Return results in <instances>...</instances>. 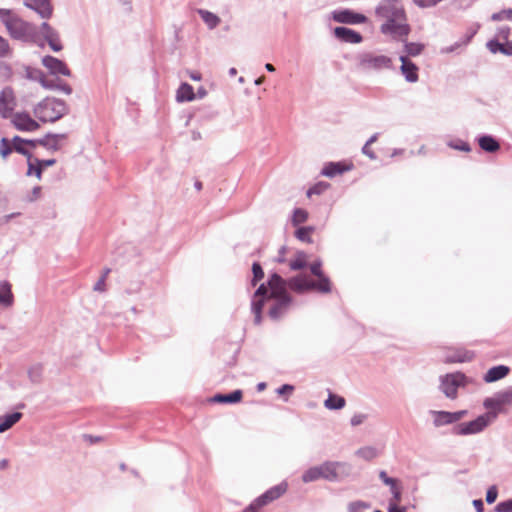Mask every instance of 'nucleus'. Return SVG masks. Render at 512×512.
<instances>
[{"label":"nucleus","mask_w":512,"mask_h":512,"mask_svg":"<svg viewBox=\"0 0 512 512\" xmlns=\"http://www.w3.org/2000/svg\"><path fill=\"white\" fill-rule=\"evenodd\" d=\"M287 287L297 293L317 290L314 280L306 274L297 275L287 281L277 273L271 274L267 282L258 287L252 299L251 308L256 324L261 323L262 310L266 304H270L268 314L274 320L279 319L287 311L291 303Z\"/></svg>","instance_id":"1"},{"label":"nucleus","mask_w":512,"mask_h":512,"mask_svg":"<svg viewBox=\"0 0 512 512\" xmlns=\"http://www.w3.org/2000/svg\"><path fill=\"white\" fill-rule=\"evenodd\" d=\"M376 14L386 20V23L381 26L383 33H389L395 37H405L409 34L406 13L400 1L383 0L376 8Z\"/></svg>","instance_id":"2"},{"label":"nucleus","mask_w":512,"mask_h":512,"mask_svg":"<svg viewBox=\"0 0 512 512\" xmlns=\"http://www.w3.org/2000/svg\"><path fill=\"white\" fill-rule=\"evenodd\" d=\"M0 20L12 38L25 41L34 40L36 36L35 26L24 21L12 10L0 8Z\"/></svg>","instance_id":"3"},{"label":"nucleus","mask_w":512,"mask_h":512,"mask_svg":"<svg viewBox=\"0 0 512 512\" xmlns=\"http://www.w3.org/2000/svg\"><path fill=\"white\" fill-rule=\"evenodd\" d=\"M34 115L42 122H55L63 117L68 108L64 101L55 98H46L34 108Z\"/></svg>","instance_id":"4"},{"label":"nucleus","mask_w":512,"mask_h":512,"mask_svg":"<svg viewBox=\"0 0 512 512\" xmlns=\"http://www.w3.org/2000/svg\"><path fill=\"white\" fill-rule=\"evenodd\" d=\"M288 484L282 482L276 486L271 487L265 493L257 497L243 512H258L262 507L277 500L286 493Z\"/></svg>","instance_id":"5"},{"label":"nucleus","mask_w":512,"mask_h":512,"mask_svg":"<svg viewBox=\"0 0 512 512\" xmlns=\"http://www.w3.org/2000/svg\"><path fill=\"white\" fill-rule=\"evenodd\" d=\"M359 65L365 70L389 69L392 66V60L386 55L365 53L360 57Z\"/></svg>","instance_id":"6"},{"label":"nucleus","mask_w":512,"mask_h":512,"mask_svg":"<svg viewBox=\"0 0 512 512\" xmlns=\"http://www.w3.org/2000/svg\"><path fill=\"white\" fill-rule=\"evenodd\" d=\"M493 414H483L473 421L462 423L455 429L458 435L476 434L483 431L492 421Z\"/></svg>","instance_id":"7"},{"label":"nucleus","mask_w":512,"mask_h":512,"mask_svg":"<svg viewBox=\"0 0 512 512\" xmlns=\"http://www.w3.org/2000/svg\"><path fill=\"white\" fill-rule=\"evenodd\" d=\"M336 467L334 463H324L317 467L308 469L302 476L303 482H312L320 478L332 480L336 478Z\"/></svg>","instance_id":"8"},{"label":"nucleus","mask_w":512,"mask_h":512,"mask_svg":"<svg viewBox=\"0 0 512 512\" xmlns=\"http://www.w3.org/2000/svg\"><path fill=\"white\" fill-rule=\"evenodd\" d=\"M465 383V375L461 373L447 374L441 379V390L451 399L457 396V389Z\"/></svg>","instance_id":"9"},{"label":"nucleus","mask_w":512,"mask_h":512,"mask_svg":"<svg viewBox=\"0 0 512 512\" xmlns=\"http://www.w3.org/2000/svg\"><path fill=\"white\" fill-rule=\"evenodd\" d=\"M332 19L337 23L361 24L367 21L363 14L356 13L349 9L337 10L332 13Z\"/></svg>","instance_id":"10"},{"label":"nucleus","mask_w":512,"mask_h":512,"mask_svg":"<svg viewBox=\"0 0 512 512\" xmlns=\"http://www.w3.org/2000/svg\"><path fill=\"white\" fill-rule=\"evenodd\" d=\"M12 124L17 130L25 132L36 131L40 125L28 113L19 112L13 115Z\"/></svg>","instance_id":"11"},{"label":"nucleus","mask_w":512,"mask_h":512,"mask_svg":"<svg viewBox=\"0 0 512 512\" xmlns=\"http://www.w3.org/2000/svg\"><path fill=\"white\" fill-rule=\"evenodd\" d=\"M16 106V99L13 90L10 87L4 88L0 93V115L3 118L11 116Z\"/></svg>","instance_id":"12"},{"label":"nucleus","mask_w":512,"mask_h":512,"mask_svg":"<svg viewBox=\"0 0 512 512\" xmlns=\"http://www.w3.org/2000/svg\"><path fill=\"white\" fill-rule=\"evenodd\" d=\"M42 64L53 75L71 76V71L62 60L47 55L42 58Z\"/></svg>","instance_id":"13"},{"label":"nucleus","mask_w":512,"mask_h":512,"mask_svg":"<svg viewBox=\"0 0 512 512\" xmlns=\"http://www.w3.org/2000/svg\"><path fill=\"white\" fill-rule=\"evenodd\" d=\"M322 263L320 261L314 262L310 265L311 273L317 278L314 282L317 285V291L321 293H329L331 291V281L323 273L321 269Z\"/></svg>","instance_id":"14"},{"label":"nucleus","mask_w":512,"mask_h":512,"mask_svg":"<svg viewBox=\"0 0 512 512\" xmlns=\"http://www.w3.org/2000/svg\"><path fill=\"white\" fill-rule=\"evenodd\" d=\"M25 6L36 11L42 18H50L53 7L50 0H24Z\"/></svg>","instance_id":"15"},{"label":"nucleus","mask_w":512,"mask_h":512,"mask_svg":"<svg viewBox=\"0 0 512 512\" xmlns=\"http://www.w3.org/2000/svg\"><path fill=\"white\" fill-rule=\"evenodd\" d=\"M466 413V410L457 412L438 411L435 412L434 423L436 426L451 424L461 420L466 415Z\"/></svg>","instance_id":"16"},{"label":"nucleus","mask_w":512,"mask_h":512,"mask_svg":"<svg viewBox=\"0 0 512 512\" xmlns=\"http://www.w3.org/2000/svg\"><path fill=\"white\" fill-rule=\"evenodd\" d=\"M334 35L339 40L352 44L360 43L363 39L360 33L346 27H336Z\"/></svg>","instance_id":"17"},{"label":"nucleus","mask_w":512,"mask_h":512,"mask_svg":"<svg viewBox=\"0 0 512 512\" xmlns=\"http://www.w3.org/2000/svg\"><path fill=\"white\" fill-rule=\"evenodd\" d=\"M400 61H401V72L402 74L404 75L405 79L408 81V82H417L418 81V67L412 62L410 61L406 56H401L400 57Z\"/></svg>","instance_id":"18"},{"label":"nucleus","mask_w":512,"mask_h":512,"mask_svg":"<svg viewBox=\"0 0 512 512\" xmlns=\"http://www.w3.org/2000/svg\"><path fill=\"white\" fill-rule=\"evenodd\" d=\"M474 357L473 352H470L463 348H458L454 350H449V353L446 355L445 359L447 362H465L470 361Z\"/></svg>","instance_id":"19"},{"label":"nucleus","mask_w":512,"mask_h":512,"mask_svg":"<svg viewBox=\"0 0 512 512\" xmlns=\"http://www.w3.org/2000/svg\"><path fill=\"white\" fill-rule=\"evenodd\" d=\"M352 166V164H346L342 162H331L324 167L322 173L327 177H334L336 175H340L346 171L351 170Z\"/></svg>","instance_id":"20"},{"label":"nucleus","mask_w":512,"mask_h":512,"mask_svg":"<svg viewBox=\"0 0 512 512\" xmlns=\"http://www.w3.org/2000/svg\"><path fill=\"white\" fill-rule=\"evenodd\" d=\"M510 369L507 366L499 365L490 368L484 376V381L487 383L495 382L506 377Z\"/></svg>","instance_id":"21"},{"label":"nucleus","mask_w":512,"mask_h":512,"mask_svg":"<svg viewBox=\"0 0 512 512\" xmlns=\"http://www.w3.org/2000/svg\"><path fill=\"white\" fill-rule=\"evenodd\" d=\"M14 295L12 293L11 284L7 281L0 283V306L10 307L13 305Z\"/></svg>","instance_id":"22"},{"label":"nucleus","mask_w":512,"mask_h":512,"mask_svg":"<svg viewBox=\"0 0 512 512\" xmlns=\"http://www.w3.org/2000/svg\"><path fill=\"white\" fill-rule=\"evenodd\" d=\"M195 99L193 87L188 83H182L177 90L176 100L178 102H188Z\"/></svg>","instance_id":"23"},{"label":"nucleus","mask_w":512,"mask_h":512,"mask_svg":"<svg viewBox=\"0 0 512 512\" xmlns=\"http://www.w3.org/2000/svg\"><path fill=\"white\" fill-rule=\"evenodd\" d=\"M243 393L241 390H235L229 394H216L211 400L216 403H238L242 400Z\"/></svg>","instance_id":"24"},{"label":"nucleus","mask_w":512,"mask_h":512,"mask_svg":"<svg viewBox=\"0 0 512 512\" xmlns=\"http://www.w3.org/2000/svg\"><path fill=\"white\" fill-rule=\"evenodd\" d=\"M484 407L489 410L486 414L494 415L493 420L496 419L498 413L504 410V406L497 395L495 397L485 399Z\"/></svg>","instance_id":"25"},{"label":"nucleus","mask_w":512,"mask_h":512,"mask_svg":"<svg viewBox=\"0 0 512 512\" xmlns=\"http://www.w3.org/2000/svg\"><path fill=\"white\" fill-rule=\"evenodd\" d=\"M379 477L384 482V484H386V485H388L390 487L391 492L393 493V495H394V497L396 499V502H398L400 500V494H401V490H400V486L398 484V480L389 477L385 471H381L379 473Z\"/></svg>","instance_id":"26"},{"label":"nucleus","mask_w":512,"mask_h":512,"mask_svg":"<svg viewBox=\"0 0 512 512\" xmlns=\"http://www.w3.org/2000/svg\"><path fill=\"white\" fill-rule=\"evenodd\" d=\"M22 417V413L14 412L8 415H5L0 418V433L5 432L10 429L14 424H16Z\"/></svg>","instance_id":"27"},{"label":"nucleus","mask_w":512,"mask_h":512,"mask_svg":"<svg viewBox=\"0 0 512 512\" xmlns=\"http://www.w3.org/2000/svg\"><path fill=\"white\" fill-rule=\"evenodd\" d=\"M479 146L486 152H496L499 150V143L491 136H482L478 139Z\"/></svg>","instance_id":"28"},{"label":"nucleus","mask_w":512,"mask_h":512,"mask_svg":"<svg viewBox=\"0 0 512 512\" xmlns=\"http://www.w3.org/2000/svg\"><path fill=\"white\" fill-rule=\"evenodd\" d=\"M308 256L305 252L299 251L295 254V256L289 261V267L291 270H301L307 266Z\"/></svg>","instance_id":"29"},{"label":"nucleus","mask_w":512,"mask_h":512,"mask_svg":"<svg viewBox=\"0 0 512 512\" xmlns=\"http://www.w3.org/2000/svg\"><path fill=\"white\" fill-rule=\"evenodd\" d=\"M487 46L492 53L500 52L506 55H512V42L501 44L497 41H490Z\"/></svg>","instance_id":"30"},{"label":"nucleus","mask_w":512,"mask_h":512,"mask_svg":"<svg viewBox=\"0 0 512 512\" xmlns=\"http://www.w3.org/2000/svg\"><path fill=\"white\" fill-rule=\"evenodd\" d=\"M42 162L38 158L28 157V175H35L38 179L41 178L42 175Z\"/></svg>","instance_id":"31"},{"label":"nucleus","mask_w":512,"mask_h":512,"mask_svg":"<svg viewBox=\"0 0 512 512\" xmlns=\"http://www.w3.org/2000/svg\"><path fill=\"white\" fill-rule=\"evenodd\" d=\"M345 399L341 396L330 394L328 399L325 400L324 405L327 409H341L345 406Z\"/></svg>","instance_id":"32"},{"label":"nucleus","mask_w":512,"mask_h":512,"mask_svg":"<svg viewBox=\"0 0 512 512\" xmlns=\"http://www.w3.org/2000/svg\"><path fill=\"white\" fill-rule=\"evenodd\" d=\"M199 14H200L202 20L206 23V25L210 29L215 28L220 23V18L217 15H215L209 11L199 10Z\"/></svg>","instance_id":"33"},{"label":"nucleus","mask_w":512,"mask_h":512,"mask_svg":"<svg viewBox=\"0 0 512 512\" xmlns=\"http://www.w3.org/2000/svg\"><path fill=\"white\" fill-rule=\"evenodd\" d=\"M12 147L15 151L27 155L28 151L26 150V145L34 146V142L30 140H24L18 136L12 139Z\"/></svg>","instance_id":"34"},{"label":"nucleus","mask_w":512,"mask_h":512,"mask_svg":"<svg viewBox=\"0 0 512 512\" xmlns=\"http://www.w3.org/2000/svg\"><path fill=\"white\" fill-rule=\"evenodd\" d=\"M314 232L313 227H300L296 230L295 236L302 242L311 243L312 242V234Z\"/></svg>","instance_id":"35"},{"label":"nucleus","mask_w":512,"mask_h":512,"mask_svg":"<svg viewBox=\"0 0 512 512\" xmlns=\"http://www.w3.org/2000/svg\"><path fill=\"white\" fill-rule=\"evenodd\" d=\"M45 39L53 51L59 52L62 50L63 46L61 44V41H60V38H59V35L57 32L49 34L48 36H46Z\"/></svg>","instance_id":"36"},{"label":"nucleus","mask_w":512,"mask_h":512,"mask_svg":"<svg viewBox=\"0 0 512 512\" xmlns=\"http://www.w3.org/2000/svg\"><path fill=\"white\" fill-rule=\"evenodd\" d=\"M308 219V212L304 209L297 208L293 212L292 223L294 226H298L304 223Z\"/></svg>","instance_id":"37"},{"label":"nucleus","mask_w":512,"mask_h":512,"mask_svg":"<svg viewBox=\"0 0 512 512\" xmlns=\"http://www.w3.org/2000/svg\"><path fill=\"white\" fill-rule=\"evenodd\" d=\"M110 272H111L110 268H105L103 270L101 277L99 278V280L94 285V290L95 291L104 292L106 290V279H107V277H108Z\"/></svg>","instance_id":"38"},{"label":"nucleus","mask_w":512,"mask_h":512,"mask_svg":"<svg viewBox=\"0 0 512 512\" xmlns=\"http://www.w3.org/2000/svg\"><path fill=\"white\" fill-rule=\"evenodd\" d=\"M252 272L253 278L251 283L253 286H256L257 283L264 277V271L258 262H254L252 265Z\"/></svg>","instance_id":"39"},{"label":"nucleus","mask_w":512,"mask_h":512,"mask_svg":"<svg viewBox=\"0 0 512 512\" xmlns=\"http://www.w3.org/2000/svg\"><path fill=\"white\" fill-rule=\"evenodd\" d=\"M405 50L408 55L417 56L423 50V45L419 43H406Z\"/></svg>","instance_id":"40"},{"label":"nucleus","mask_w":512,"mask_h":512,"mask_svg":"<svg viewBox=\"0 0 512 512\" xmlns=\"http://www.w3.org/2000/svg\"><path fill=\"white\" fill-rule=\"evenodd\" d=\"M377 140V135H373L367 142L366 144L363 146V153L365 155H367L370 159H374L376 156H375V153L374 151L372 150L371 148V145Z\"/></svg>","instance_id":"41"},{"label":"nucleus","mask_w":512,"mask_h":512,"mask_svg":"<svg viewBox=\"0 0 512 512\" xmlns=\"http://www.w3.org/2000/svg\"><path fill=\"white\" fill-rule=\"evenodd\" d=\"M504 19L512 21V9H505L492 15V20L494 21H501Z\"/></svg>","instance_id":"42"},{"label":"nucleus","mask_w":512,"mask_h":512,"mask_svg":"<svg viewBox=\"0 0 512 512\" xmlns=\"http://www.w3.org/2000/svg\"><path fill=\"white\" fill-rule=\"evenodd\" d=\"M12 149V143L9 140L3 138L0 143V154L3 157H6L11 153Z\"/></svg>","instance_id":"43"},{"label":"nucleus","mask_w":512,"mask_h":512,"mask_svg":"<svg viewBox=\"0 0 512 512\" xmlns=\"http://www.w3.org/2000/svg\"><path fill=\"white\" fill-rule=\"evenodd\" d=\"M498 398L501 400L503 406L512 405V389L499 393Z\"/></svg>","instance_id":"44"},{"label":"nucleus","mask_w":512,"mask_h":512,"mask_svg":"<svg viewBox=\"0 0 512 512\" xmlns=\"http://www.w3.org/2000/svg\"><path fill=\"white\" fill-rule=\"evenodd\" d=\"M496 512H512V499L500 502L495 507Z\"/></svg>","instance_id":"45"},{"label":"nucleus","mask_w":512,"mask_h":512,"mask_svg":"<svg viewBox=\"0 0 512 512\" xmlns=\"http://www.w3.org/2000/svg\"><path fill=\"white\" fill-rule=\"evenodd\" d=\"M10 52L11 50L8 41L4 37L0 36V57H6Z\"/></svg>","instance_id":"46"},{"label":"nucleus","mask_w":512,"mask_h":512,"mask_svg":"<svg viewBox=\"0 0 512 512\" xmlns=\"http://www.w3.org/2000/svg\"><path fill=\"white\" fill-rule=\"evenodd\" d=\"M327 187L328 185L324 183L316 184L307 191V196L310 197L313 194H321Z\"/></svg>","instance_id":"47"},{"label":"nucleus","mask_w":512,"mask_h":512,"mask_svg":"<svg viewBox=\"0 0 512 512\" xmlns=\"http://www.w3.org/2000/svg\"><path fill=\"white\" fill-rule=\"evenodd\" d=\"M497 496H498V491H497V488L496 486H491L488 490H487V494H486V501L489 503V504H492L495 502V500L497 499Z\"/></svg>","instance_id":"48"},{"label":"nucleus","mask_w":512,"mask_h":512,"mask_svg":"<svg viewBox=\"0 0 512 512\" xmlns=\"http://www.w3.org/2000/svg\"><path fill=\"white\" fill-rule=\"evenodd\" d=\"M367 510L368 506L360 503L353 504L350 507V512H367Z\"/></svg>","instance_id":"49"},{"label":"nucleus","mask_w":512,"mask_h":512,"mask_svg":"<svg viewBox=\"0 0 512 512\" xmlns=\"http://www.w3.org/2000/svg\"><path fill=\"white\" fill-rule=\"evenodd\" d=\"M41 31L44 35V37L46 38V36H48L49 34H52L54 32H56L48 23L44 22L42 25H41Z\"/></svg>","instance_id":"50"},{"label":"nucleus","mask_w":512,"mask_h":512,"mask_svg":"<svg viewBox=\"0 0 512 512\" xmlns=\"http://www.w3.org/2000/svg\"><path fill=\"white\" fill-rule=\"evenodd\" d=\"M40 196H41V187L36 186V187H34V188H33V190H32V194H31V196L29 197V200H30V201L37 200V199H39V198H40Z\"/></svg>","instance_id":"51"},{"label":"nucleus","mask_w":512,"mask_h":512,"mask_svg":"<svg viewBox=\"0 0 512 512\" xmlns=\"http://www.w3.org/2000/svg\"><path fill=\"white\" fill-rule=\"evenodd\" d=\"M35 74L36 76L35 77H38L39 80L41 81L42 85L46 88H50L52 87L50 84L47 83L46 79H45V76L43 75V73L41 71H38L36 70L35 71Z\"/></svg>","instance_id":"52"},{"label":"nucleus","mask_w":512,"mask_h":512,"mask_svg":"<svg viewBox=\"0 0 512 512\" xmlns=\"http://www.w3.org/2000/svg\"><path fill=\"white\" fill-rule=\"evenodd\" d=\"M359 453L367 458H369V457L372 458L375 456V452L371 448L361 449V450H359Z\"/></svg>","instance_id":"53"},{"label":"nucleus","mask_w":512,"mask_h":512,"mask_svg":"<svg viewBox=\"0 0 512 512\" xmlns=\"http://www.w3.org/2000/svg\"><path fill=\"white\" fill-rule=\"evenodd\" d=\"M364 420V416L359 414V415H354L352 418H351V424L353 426H357L359 424H361Z\"/></svg>","instance_id":"54"},{"label":"nucleus","mask_w":512,"mask_h":512,"mask_svg":"<svg viewBox=\"0 0 512 512\" xmlns=\"http://www.w3.org/2000/svg\"><path fill=\"white\" fill-rule=\"evenodd\" d=\"M473 506L475 507L477 512H484V505L481 499L474 500Z\"/></svg>","instance_id":"55"},{"label":"nucleus","mask_w":512,"mask_h":512,"mask_svg":"<svg viewBox=\"0 0 512 512\" xmlns=\"http://www.w3.org/2000/svg\"><path fill=\"white\" fill-rule=\"evenodd\" d=\"M292 391L293 387L290 385H283L281 388L278 389L279 394L291 393Z\"/></svg>","instance_id":"56"},{"label":"nucleus","mask_w":512,"mask_h":512,"mask_svg":"<svg viewBox=\"0 0 512 512\" xmlns=\"http://www.w3.org/2000/svg\"><path fill=\"white\" fill-rule=\"evenodd\" d=\"M389 512H406L404 507H399L397 503L390 504Z\"/></svg>","instance_id":"57"},{"label":"nucleus","mask_w":512,"mask_h":512,"mask_svg":"<svg viewBox=\"0 0 512 512\" xmlns=\"http://www.w3.org/2000/svg\"><path fill=\"white\" fill-rule=\"evenodd\" d=\"M189 77L194 81H200L201 80V74L199 72H190Z\"/></svg>","instance_id":"58"},{"label":"nucleus","mask_w":512,"mask_h":512,"mask_svg":"<svg viewBox=\"0 0 512 512\" xmlns=\"http://www.w3.org/2000/svg\"><path fill=\"white\" fill-rule=\"evenodd\" d=\"M42 162V167H48V166H52L55 164V160L54 159H49V160H41Z\"/></svg>","instance_id":"59"},{"label":"nucleus","mask_w":512,"mask_h":512,"mask_svg":"<svg viewBox=\"0 0 512 512\" xmlns=\"http://www.w3.org/2000/svg\"><path fill=\"white\" fill-rule=\"evenodd\" d=\"M61 90L64 91L66 94H70L72 92L71 87L68 84L61 85Z\"/></svg>","instance_id":"60"},{"label":"nucleus","mask_w":512,"mask_h":512,"mask_svg":"<svg viewBox=\"0 0 512 512\" xmlns=\"http://www.w3.org/2000/svg\"><path fill=\"white\" fill-rule=\"evenodd\" d=\"M84 437H85V439L89 440L91 443H94V442H97V441L100 440V438H98V437L94 438V437H92L90 435H85Z\"/></svg>","instance_id":"61"},{"label":"nucleus","mask_w":512,"mask_h":512,"mask_svg":"<svg viewBox=\"0 0 512 512\" xmlns=\"http://www.w3.org/2000/svg\"><path fill=\"white\" fill-rule=\"evenodd\" d=\"M265 68H266V70H267V71H269V72H274V71H275V67H274L271 63H267V64L265 65Z\"/></svg>","instance_id":"62"},{"label":"nucleus","mask_w":512,"mask_h":512,"mask_svg":"<svg viewBox=\"0 0 512 512\" xmlns=\"http://www.w3.org/2000/svg\"><path fill=\"white\" fill-rule=\"evenodd\" d=\"M8 465V461L7 460H2L0 461V469H5Z\"/></svg>","instance_id":"63"},{"label":"nucleus","mask_w":512,"mask_h":512,"mask_svg":"<svg viewBox=\"0 0 512 512\" xmlns=\"http://www.w3.org/2000/svg\"><path fill=\"white\" fill-rule=\"evenodd\" d=\"M265 80V77L264 76H261L259 77L256 81H255V84L256 85H261Z\"/></svg>","instance_id":"64"}]
</instances>
